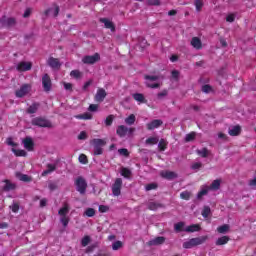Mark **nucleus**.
<instances>
[{"label": "nucleus", "mask_w": 256, "mask_h": 256, "mask_svg": "<svg viewBox=\"0 0 256 256\" xmlns=\"http://www.w3.org/2000/svg\"><path fill=\"white\" fill-rule=\"evenodd\" d=\"M74 185L76 187V191L81 195H85V193H87V180H85V178L82 176H78L75 179Z\"/></svg>", "instance_id": "1"}, {"label": "nucleus", "mask_w": 256, "mask_h": 256, "mask_svg": "<svg viewBox=\"0 0 256 256\" xmlns=\"http://www.w3.org/2000/svg\"><path fill=\"white\" fill-rule=\"evenodd\" d=\"M1 27L4 29H11V27H15L17 25V19L15 17H7L2 16L0 18Z\"/></svg>", "instance_id": "2"}, {"label": "nucleus", "mask_w": 256, "mask_h": 256, "mask_svg": "<svg viewBox=\"0 0 256 256\" xmlns=\"http://www.w3.org/2000/svg\"><path fill=\"white\" fill-rule=\"evenodd\" d=\"M32 125H34L35 127H47V128L53 127V124H51L49 120L42 117H36L32 119Z\"/></svg>", "instance_id": "3"}, {"label": "nucleus", "mask_w": 256, "mask_h": 256, "mask_svg": "<svg viewBox=\"0 0 256 256\" xmlns=\"http://www.w3.org/2000/svg\"><path fill=\"white\" fill-rule=\"evenodd\" d=\"M123 187V179L116 178L115 182L112 185V194L114 197H119L121 195V189Z\"/></svg>", "instance_id": "4"}, {"label": "nucleus", "mask_w": 256, "mask_h": 256, "mask_svg": "<svg viewBox=\"0 0 256 256\" xmlns=\"http://www.w3.org/2000/svg\"><path fill=\"white\" fill-rule=\"evenodd\" d=\"M101 56L99 55V53H95L92 56L86 55L82 58V63H84V65H95V63H97V61H100Z\"/></svg>", "instance_id": "5"}, {"label": "nucleus", "mask_w": 256, "mask_h": 256, "mask_svg": "<svg viewBox=\"0 0 256 256\" xmlns=\"http://www.w3.org/2000/svg\"><path fill=\"white\" fill-rule=\"evenodd\" d=\"M42 87L45 93H49L53 87V82H51V76L49 74H44L42 76Z\"/></svg>", "instance_id": "6"}, {"label": "nucleus", "mask_w": 256, "mask_h": 256, "mask_svg": "<svg viewBox=\"0 0 256 256\" xmlns=\"http://www.w3.org/2000/svg\"><path fill=\"white\" fill-rule=\"evenodd\" d=\"M32 68H33V63L25 62V61L19 62L16 66V70L19 71V73H24L25 71H31Z\"/></svg>", "instance_id": "7"}, {"label": "nucleus", "mask_w": 256, "mask_h": 256, "mask_svg": "<svg viewBox=\"0 0 256 256\" xmlns=\"http://www.w3.org/2000/svg\"><path fill=\"white\" fill-rule=\"evenodd\" d=\"M105 97H107V91L103 88H99L94 96V100L96 103H103L105 101Z\"/></svg>", "instance_id": "8"}, {"label": "nucleus", "mask_w": 256, "mask_h": 256, "mask_svg": "<svg viewBox=\"0 0 256 256\" xmlns=\"http://www.w3.org/2000/svg\"><path fill=\"white\" fill-rule=\"evenodd\" d=\"M3 183L5 184L2 187V191H4L5 193H9V191H15V189H17V184L11 182V180L9 179H5Z\"/></svg>", "instance_id": "9"}, {"label": "nucleus", "mask_w": 256, "mask_h": 256, "mask_svg": "<svg viewBox=\"0 0 256 256\" xmlns=\"http://www.w3.org/2000/svg\"><path fill=\"white\" fill-rule=\"evenodd\" d=\"M29 84H23L20 89L16 90L15 95L16 97H18V99H21L23 97H25V95H27V93H29Z\"/></svg>", "instance_id": "10"}, {"label": "nucleus", "mask_w": 256, "mask_h": 256, "mask_svg": "<svg viewBox=\"0 0 256 256\" xmlns=\"http://www.w3.org/2000/svg\"><path fill=\"white\" fill-rule=\"evenodd\" d=\"M47 64L49 67H51V69H61V61L59 58L49 57Z\"/></svg>", "instance_id": "11"}, {"label": "nucleus", "mask_w": 256, "mask_h": 256, "mask_svg": "<svg viewBox=\"0 0 256 256\" xmlns=\"http://www.w3.org/2000/svg\"><path fill=\"white\" fill-rule=\"evenodd\" d=\"M23 145L26 151H33L35 149V142H33V138L31 137L24 138Z\"/></svg>", "instance_id": "12"}, {"label": "nucleus", "mask_w": 256, "mask_h": 256, "mask_svg": "<svg viewBox=\"0 0 256 256\" xmlns=\"http://www.w3.org/2000/svg\"><path fill=\"white\" fill-rule=\"evenodd\" d=\"M163 125V122L159 119L152 120L146 124L148 131H153L154 129H159Z\"/></svg>", "instance_id": "13"}, {"label": "nucleus", "mask_w": 256, "mask_h": 256, "mask_svg": "<svg viewBox=\"0 0 256 256\" xmlns=\"http://www.w3.org/2000/svg\"><path fill=\"white\" fill-rule=\"evenodd\" d=\"M160 177H162L163 179H167L168 181H173V179H177V173L166 170L160 173Z\"/></svg>", "instance_id": "14"}, {"label": "nucleus", "mask_w": 256, "mask_h": 256, "mask_svg": "<svg viewBox=\"0 0 256 256\" xmlns=\"http://www.w3.org/2000/svg\"><path fill=\"white\" fill-rule=\"evenodd\" d=\"M100 23H103L104 27L106 29H110V31H112V33H114V31H115V24H113V22H111L109 19H107V18H100Z\"/></svg>", "instance_id": "15"}, {"label": "nucleus", "mask_w": 256, "mask_h": 256, "mask_svg": "<svg viewBox=\"0 0 256 256\" xmlns=\"http://www.w3.org/2000/svg\"><path fill=\"white\" fill-rule=\"evenodd\" d=\"M165 243V237L158 236L148 242V245L151 246H157V245H163Z\"/></svg>", "instance_id": "16"}, {"label": "nucleus", "mask_w": 256, "mask_h": 256, "mask_svg": "<svg viewBox=\"0 0 256 256\" xmlns=\"http://www.w3.org/2000/svg\"><path fill=\"white\" fill-rule=\"evenodd\" d=\"M128 131H129V128H127V126L120 125L116 129V135H118V137H125V135H127Z\"/></svg>", "instance_id": "17"}, {"label": "nucleus", "mask_w": 256, "mask_h": 256, "mask_svg": "<svg viewBox=\"0 0 256 256\" xmlns=\"http://www.w3.org/2000/svg\"><path fill=\"white\" fill-rule=\"evenodd\" d=\"M207 239H209V236H200V237L192 238V243L194 247H197L198 245H203V243H205Z\"/></svg>", "instance_id": "18"}, {"label": "nucleus", "mask_w": 256, "mask_h": 256, "mask_svg": "<svg viewBox=\"0 0 256 256\" xmlns=\"http://www.w3.org/2000/svg\"><path fill=\"white\" fill-rule=\"evenodd\" d=\"M191 45L192 47H194V49H203V42H201V39L199 37H193L191 40Z\"/></svg>", "instance_id": "19"}, {"label": "nucleus", "mask_w": 256, "mask_h": 256, "mask_svg": "<svg viewBox=\"0 0 256 256\" xmlns=\"http://www.w3.org/2000/svg\"><path fill=\"white\" fill-rule=\"evenodd\" d=\"M228 134L231 137H238V135H241V127L239 125L233 126L229 129Z\"/></svg>", "instance_id": "20"}, {"label": "nucleus", "mask_w": 256, "mask_h": 256, "mask_svg": "<svg viewBox=\"0 0 256 256\" xmlns=\"http://www.w3.org/2000/svg\"><path fill=\"white\" fill-rule=\"evenodd\" d=\"M46 167L47 169L42 172V177H45L57 170V164H47Z\"/></svg>", "instance_id": "21"}, {"label": "nucleus", "mask_w": 256, "mask_h": 256, "mask_svg": "<svg viewBox=\"0 0 256 256\" xmlns=\"http://www.w3.org/2000/svg\"><path fill=\"white\" fill-rule=\"evenodd\" d=\"M209 191H219L221 189V180L216 179L214 180L210 186H208Z\"/></svg>", "instance_id": "22"}, {"label": "nucleus", "mask_w": 256, "mask_h": 256, "mask_svg": "<svg viewBox=\"0 0 256 256\" xmlns=\"http://www.w3.org/2000/svg\"><path fill=\"white\" fill-rule=\"evenodd\" d=\"M132 97L137 103H147V99H145V95L142 93H134L132 94Z\"/></svg>", "instance_id": "23"}, {"label": "nucleus", "mask_w": 256, "mask_h": 256, "mask_svg": "<svg viewBox=\"0 0 256 256\" xmlns=\"http://www.w3.org/2000/svg\"><path fill=\"white\" fill-rule=\"evenodd\" d=\"M230 240L231 238H229V236H222L216 240L215 245H217L218 247H220L221 245H227Z\"/></svg>", "instance_id": "24"}, {"label": "nucleus", "mask_w": 256, "mask_h": 256, "mask_svg": "<svg viewBox=\"0 0 256 256\" xmlns=\"http://www.w3.org/2000/svg\"><path fill=\"white\" fill-rule=\"evenodd\" d=\"M92 145L94 147H105L107 145V142L104 139L95 138L91 141Z\"/></svg>", "instance_id": "25"}, {"label": "nucleus", "mask_w": 256, "mask_h": 256, "mask_svg": "<svg viewBox=\"0 0 256 256\" xmlns=\"http://www.w3.org/2000/svg\"><path fill=\"white\" fill-rule=\"evenodd\" d=\"M68 213H69V204L64 203L63 207L59 209L58 215H60V217H67Z\"/></svg>", "instance_id": "26"}, {"label": "nucleus", "mask_w": 256, "mask_h": 256, "mask_svg": "<svg viewBox=\"0 0 256 256\" xmlns=\"http://www.w3.org/2000/svg\"><path fill=\"white\" fill-rule=\"evenodd\" d=\"M162 207H164V205L159 202H149L148 203V209L150 211H157V209H161Z\"/></svg>", "instance_id": "27"}, {"label": "nucleus", "mask_w": 256, "mask_h": 256, "mask_svg": "<svg viewBox=\"0 0 256 256\" xmlns=\"http://www.w3.org/2000/svg\"><path fill=\"white\" fill-rule=\"evenodd\" d=\"M38 109L39 103L35 102L27 108L26 113H28L29 115H33L34 113H37Z\"/></svg>", "instance_id": "28"}, {"label": "nucleus", "mask_w": 256, "mask_h": 256, "mask_svg": "<svg viewBox=\"0 0 256 256\" xmlns=\"http://www.w3.org/2000/svg\"><path fill=\"white\" fill-rule=\"evenodd\" d=\"M229 229H231V227L229 226V224H223L222 226H219L217 228L218 233H220L221 235H225L226 233H229Z\"/></svg>", "instance_id": "29"}, {"label": "nucleus", "mask_w": 256, "mask_h": 256, "mask_svg": "<svg viewBox=\"0 0 256 256\" xmlns=\"http://www.w3.org/2000/svg\"><path fill=\"white\" fill-rule=\"evenodd\" d=\"M185 231L187 233H195V231H201V226H199V224H193L186 227Z\"/></svg>", "instance_id": "30"}, {"label": "nucleus", "mask_w": 256, "mask_h": 256, "mask_svg": "<svg viewBox=\"0 0 256 256\" xmlns=\"http://www.w3.org/2000/svg\"><path fill=\"white\" fill-rule=\"evenodd\" d=\"M135 121H137L135 114H130L127 118H125L126 125H135Z\"/></svg>", "instance_id": "31"}, {"label": "nucleus", "mask_w": 256, "mask_h": 256, "mask_svg": "<svg viewBox=\"0 0 256 256\" xmlns=\"http://www.w3.org/2000/svg\"><path fill=\"white\" fill-rule=\"evenodd\" d=\"M12 153H14L16 157H27V152L25 150L12 148Z\"/></svg>", "instance_id": "32"}, {"label": "nucleus", "mask_w": 256, "mask_h": 256, "mask_svg": "<svg viewBox=\"0 0 256 256\" xmlns=\"http://www.w3.org/2000/svg\"><path fill=\"white\" fill-rule=\"evenodd\" d=\"M76 119H83L84 121L93 119V115L89 112H86L84 114H79L75 116Z\"/></svg>", "instance_id": "33"}, {"label": "nucleus", "mask_w": 256, "mask_h": 256, "mask_svg": "<svg viewBox=\"0 0 256 256\" xmlns=\"http://www.w3.org/2000/svg\"><path fill=\"white\" fill-rule=\"evenodd\" d=\"M196 153L203 159L209 157V149H207V148H202L201 150H196Z\"/></svg>", "instance_id": "34"}, {"label": "nucleus", "mask_w": 256, "mask_h": 256, "mask_svg": "<svg viewBox=\"0 0 256 256\" xmlns=\"http://www.w3.org/2000/svg\"><path fill=\"white\" fill-rule=\"evenodd\" d=\"M207 193H209V186H205L198 192L197 199H203Z\"/></svg>", "instance_id": "35"}, {"label": "nucleus", "mask_w": 256, "mask_h": 256, "mask_svg": "<svg viewBox=\"0 0 256 256\" xmlns=\"http://www.w3.org/2000/svg\"><path fill=\"white\" fill-rule=\"evenodd\" d=\"M203 5H205V3L203 2V0H194V6L196 8V11L198 13H200V11L203 10Z\"/></svg>", "instance_id": "36"}, {"label": "nucleus", "mask_w": 256, "mask_h": 256, "mask_svg": "<svg viewBox=\"0 0 256 256\" xmlns=\"http://www.w3.org/2000/svg\"><path fill=\"white\" fill-rule=\"evenodd\" d=\"M146 145H157L159 143V138L157 137H149L145 141Z\"/></svg>", "instance_id": "37"}, {"label": "nucleus", "mask_w": 256, "mask_h": 256, "mask_svg": "<svg viewBox=\"0 0 256 256\" xmlns=\"http://www.w3.org/2000/svg\"><path fill=\"white\" fill-rule=\"evenodd\" d=\"M196 136H197V133H195V132H190V133L186 134L185 142L190 143V141H195Z\"/></svg>", "instance_id": "38"}, {"label": "nucleus", "mask_w": 256, "mask_h": 256, "mask_svg": "<svg viewBox=\"0 0 256 256\" xmlns=\"http://www.w3.org/2000/svg\"><path fill=\"white\" fill-rule=\"evenodd\" d=\"M201 215L204 217V219H207V217L211 215V208L209 206H204Z\"/></svg>", "instance_id": "39"}, {"label": "nucleus", "mask_w": 256, "mask_h": 256, "mask_svg": "<svg viewBox=\"0 0 256 256\" xmlns=\"http://www.w3.org/2000/svg\"><path fill=\"white\" fill-rule=\"evenodd\" d=\"M180 198H182L184 201H189L191 199V192L190 191H183L180 193Z\"/></svg>", "instance_id": "40"}, {"label": "nucleus", "mask_w": 256, "mask_h": 256, "mask_svg": "<svg viewBox=\"0 0 256 256\" xmlns=\"http://www.w3.org/2000/svg\"><path fill=\"white\" fill-rule=\"evenodd\" d=\"M159 151H165L167 149V141L165 139H161L158 143Z\"/></svg>", "instance_id": "41"}, {"label": "nucleus", "mask_w": 256, "mask_h": 256, "mask_svg": "<svg viewBox=\"0 0 256 256\" xmlns=\"http://www.w3.org/2000/svg\"><path fill=\"white\" fill-rule=\"evenodd\" d=\"M121 175L122 177H125V179H129V177H131V170H129L128 168H122Z\"/></svg>", "instance_id": "42"}, {"label": "nucleus", "mask_w": 256, "mask_h": 256, "mask_svg": "<svg viewBox=\"0 0 256 256\" xmlns=\"http://www.w3.org/2000/svg\"><path fill=\"white\" fill-rule=\"evenodd\" d=\"M115 119V116L109 115L106 117L105 125L106 127H111L113 125V120Z\"/></svg>", "instance_id": "43"}, {"label": "nucleus", "mask_w": 256, "mask_h": 256, "mask_svg": "<svg viewBox=\"0 0 256 256\" xmlns=\"http://www.w3.org/2000/svg\"><path fill=\"white\" fill-rule=\"evenodd\" d=\"M183 227H185V223L183 222H178L174 225V229L177 233H181V231H183Z\"/></svg>", "instance_id": "44"}, {"label": "nucleus", "mask_w": 256, "mask_h": 256, "mask_svg": "<svg viewBox=\"0 0 256 256\" xmlns=\"http://www.w3.org/2000/svg\"><path fill=\"white\" fill-rule=\"evenodd\" d=\"M91 243V237L90 236H84L81 240L82 247H87Z\"/></svg>", "instance_id": "45"}, {"label": "nucleus", "mask_w": 256, "mask_h": 256, "mask_svg": "<svg viewBox=\"0 0 256 256\" xmlns=\"http://www.w3.org/2000/svg\"><path fill=\"white\" fill-rule=\"evenodd\" d=\"M70 77H73L74 79H81V71H79V70H72L70 72Z\"/></svg>", "instance_id": "46"}, {"label": "nucleus", "mask_w": 256, "mask_h": 256, "mask_svg": "<svg viewBox=\"0 0 256 256\" xmlns=\"http://www.w3.org/2000/svg\"><path fill=\"white\" fill-rule=\"evenodd\" d=\"M78 159L82 165H87V163H89V159H87V155L85 154H80Z\"/></svg>", "instance_id": "47"}, {"label": "nucleus", "mask_w": 256, "mask_h": 256, "mask_svg": "<svg viewBox=\"0 0 256 256\" xmlns=\"http://www.w3.org/2000/svg\"><path fill=\"white\" fill-rule=\"evenodd\" d=\"M121 247H123V242H121V241H116L112 244L113 251H119V249H121Z\"/></svg>", "instance_id": "48"}, {"label": "nucleus", "mask_w": 256, "mask_h": 256, "mask_svg": "<svg viewBox=\"0 0 256 256\" xmlns=\"http://www.w3.org/2000/svg\"><path fill=\"white\" fill-rule=\"evenodd\" d=\"M193 247H195V245L193 244L192 239L183 243V248L184 249H193Z\"/></svg>", "instance_id": "49"}, {"label": "nucleus", "mask_w": 256, "mask_h": 256, "mask_svg": "<svg viewBox=\"0 0 256 256\" xmlns=\"http://www.w3.org/2000/svg\"><path fill=\"white\" fill-rule=\"evenodd\" d=\"M213 92V87L209 84H205L202 86V93H211Z\"/></svg>", "instance_id": "50"}, {"label": "nucleus", "mask_w": 256, "mask_h": 256, "mask_svg": "<svg viewBox=\"0 0 256 256\" xmlns=\"http://www.w3.org/2000/svg\"><path fill=\"white\" fill-rule=\"evenodd\" d=\"M157 187H158L157 183H149L145 186V190L153 191V190L157 189Z\"/></svg>", "instance_id": "51"}, {"label": "nucleus", "mask_w": 256, "mask_h": 256, "mask_svg": "<svg viewBox=\"0 0 256 256\" xmlns=\"http://www.w3.org/2000/svg\"><path fill=\"white\" fill-rule=\"evenodd\" d=\"M146 87H148L149 89H159V87H161V84L146 82Z\"/></svg>", "instance_id": "52"}, {"label": "nucleus", "mask_w": 256, "mask_h": 256, "mask_svg": "<svg viewBox=\"0 0 256 256\" xmlns=\"http://www.w3.org/2000/svg\"><path fill=\"white\" fill-rule=\"evenodd\" d=\"M86 217H95V209L93 208H87L85 210Z\"/></svg>", "instance_id": "53"}, {"label": "nucleus", "mask_w": 256, "mask_h": 256, "mask_svg": "<svg viewBox=\"0 0 256 256\" xmlns=\"http://www.w3.org/2000/svg\"><path fill=\"white\" fill-rule=\"evenodd\" d=\"M144 79L146 81H159V76H155V75H145Z\"/></svg>", "instance_id": "54"}, {"label": "nucleus", "mask_w": 256, "mask_h": 256, "mask_svg": "<svg viewBox=\"0 0 256 256\" xmlns=\"http://www.w3.org/2000/svg\"><path fill=\"white\" fill-rule=\"evenodd\" d=\"M20 181H24L25 183H29L31 181V177L27 174H20Z\"/></svg>", "instance_id": "55"}, {"label": "nucleus", "mask_w": 256, "mask_h": 256, "mask_svg": "<svg viewBox=\"0 0 256 256\" xmlns=\"http://www.w3.org/2000/svg\"><path fill=\"white\" fill-rule=\"evenodd\" d=\"M118 153L120 155H123V157H129V150H127V148H120L118 150Z\"/></svg>", "instance_id": "56"}, {"label": "nucleus", "mask_w": 256, "mask_h": 256, "mask_svg": "<svg viewBox=\"0 0 256 256\" xmlns=\"http://www.w3.org/2000/svg\"><path fill=\"white\" fill-rule=\"evenodd\" d=\"M148 5L159 7V5H161V0H148Z\"/></svg>", "instance_id": "57"}, {"label": "nucleus", "mask_w": 256, "mask_h": 256, "mask_svg": "<svg viewBox=\"0 0 256 256\" xmlns=\"http://www.w3.org/2000/svg\"><path fill=\"white\" fill-rule=\"evenodd\" d=\"M60 222L62 223L63 227H67L69 225V217L67 216L61 217Z\"/></svg>", "instance_id": "58"}, {"label": "nucleus", "mask_w": 256, "mask_h": 256, "mask_svg": "<svg viewBox=\"0 0 256 256\" xmlns=\"http://www.w3.org/2000/svg\"><path fill=\"white\" fill-rule=\"evenodd\" d=\"M201 167H203V163L196 162V163L192 164L191 169H193V171H197V169H201Z\"/></svg>", "instance_id": "59"}, {"label": "nucleus", "mask_w": 256, "mask_h": 256, "mask_svg": "<svg viewBox=\"0 0 256 256\" xmlns=\"http://www.w3.org/2000/svg\"><path fill=\"white\" fill-rule=\"evenodd\" d=\"M98 211L100 213H107V211H109V206H107V205H100L99 208H98Z\"/></svg>", "instance_id": "60"}, {"label": "nucleus", "mask_w": 256, "mask_h": 256, "mask_svg": "<svg viewBox=\"0 0 256 256\" xmlns=\"http://www.w3.org/2000/svg\"><path fill=\"white\" fill-rule=\"evenodd\" d=\"M172 75V79H174L175 81H179V71L178 70H173L171 72Z\"/></svg>", "instance_id": "61"}, {"label": "nucleus", "mask_w": 256, "mask_h": 256, "mask_svg": "<svg viewBox=\"0 0 256 256\" xmlns=\"http://www.w3.org/2000/svg\"><path fill=\"white\" fill-rule=\"evenodd\" d=\"M169 92L167 90H163L157 94L158 99H161L162 97H167Z\"/></svg>", "instance_id": "62"}, {"label": "nucleus", "mask_w": 256, "mask_h": 256, "mask_svg": "<svg viewBox=\"0 0 256 256\" xmlns=\"http://www.w3.org/2000/svg\"><path fill=\"white\" fill-rule=\"evenodd\" d=\"M94 155H103V148L94 147Z\"/></svg>", "instance_id": "63"}, {"label": "nucleus", "mask_w": 256, "mask_h": 256, "mask_svg": "<svg viewBox=\"0 0 256 256\" xmlns=\"http://www.w3.org/2000/svg\"><path fill=\"white\" fill-rule=\"evenodd\" d=\"M78 139L80 141L87 139V132H85V131L80 132V134L78 135Z\"/></svg>", "instance_id": "64"}]
</instances>
